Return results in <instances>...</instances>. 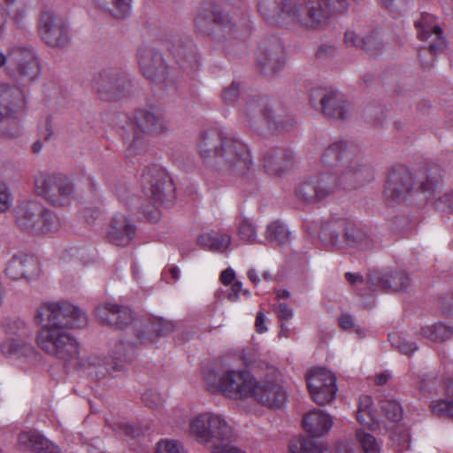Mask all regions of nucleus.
Returning a JSON list of instances; mask_svg holds the SVG:
<instances>
[{
  "mask_svg": "<svg viewBox=\"0 0 453 453\" xmlns=\"http://www.w3.org/2000/svg\"><path fill=\"white\" fill-rule=\"evenodd\" d=\"M225 138L222 134L215 130L206 131L202 134L198 150L201 157L206 162L218 160L221 154V148L225 143Z\"/></svg>",
  "mask_w": 453,
  "mask_h": 453,
  "instance_id": "nucleus-31",
  "label": "nucleus"
},
{
  "mask_svg": "<svg viewBox=\"0 0 453 453\" xmlns=\"http://www.w3.org/2000/svg\"><path fill=\"white\" fill-rule=\"evenodd\" d=\"M306 383L313 401L325 405L333 401L337 391L336 378L325 368L311 370L306 377Z\"/></svg>",
  "mask_w": 453,
  "mask_h": 453,
  "instance_id": "nucleus-19",
  "label": "nucleus"
},
{
  "mask_svg": "<svg viewBox=\"0 0 453 453\" xmlns=\"http://www.w3.org/2000/svg\"><path fill=\"white\" fill-rule=\"evenodd\" d=\"M197 243L211 251L224 252L231 243V236L224 233L211 232L198 236Z\"/></svg>",
  "mask_w": 453,
  "mask_h": 453,
  "instance_id": "nucleus-39",
  "label": "nucleus"
},
{
  "mask_svg": "<svg viewBox=\"0 0 453 453\" xmlns=\"http://www.w3.org/2000/svg\"><path fill=\"white\" fill-rule=\"evenodd\" d=\"M357 438L365 453H380V445L373 435L357 430Z\"/></svg>",
  "mask_w": 453,
  "mask_h": 453,
  "instance_id": "nucleus-51",
  "label": "nucleus"
},
{
  "mask_svg": "<svg viewBox=\"0 0 453 453\" xmlns=\"http://www.w3.org/2000/svg\"><path fill=\"white\" fill-rule=\"evenodd\" d=\"M296 196L303 203L320 202L313 177L308 178L296 186Z\"/></svg>",
  "mask_w": 453,
  "mask_h": 453,
  "instance_id": "nucleus-42",
  "label": "nucleus"
},
{
  "mask_svg": "<svg viewBox=\"0 0 453 453\" xmlns=\"http://www.w3.org/2000/svg\"><path fill=\"white\" fill-rule=\"evenodd\" d=\"M17 226L24 232L40 234L57 231L60 219L41 203L26 201L14 209Z\"/></svg>",
  "mask_w": 453,
  "mask_h": 453,
  "instance_id": "nucleus-8",
  "label": "nucleus"
},
{
  "mask_svg": "<svg viewBox=\"0 0 453 453\" xmlns=\"http://www.w3.org/2000/svg\"><path fill=\"white\" fill-rule=\"evenodd\" d=\"M238 235L245 242H255L257 234L254 225L249 219H242L238 226Z\"/></svg>",
  "mask_w": 453,
  "mask_h": 453,
  "instance_id": "nucleus-54",
  "label": "nucleus"
},
{
  "mask_svg": "<svg viewBox=\"0 0 453 453\" xmlns=\"http://www.w3.org/2000/svg\"><path fill=\"white\" fill-rule=\"evenodd\" d=\"M195 31L210 38L215 43H223L230 37L243 40L249 35L248 28H238L228 14L211 6L201 7L194 19Z\"/></svg>",
  "mask_w": 453,
  "mask_h": 453,
  "instance_id": "nucleus-3",
  "label": "nucleus"
},
{
  "mask_svg": "<svg viewBox=\"0 0 453 453\" xmlns=\"http://www.w3.org/2000/svg\"><path fill=\"white\" fill-rule=\"evenodd\" d=\"M381 410L385 416L393 422H398L403 418V410L395 401L381 402Z\"/></svg>",
  "mask_w": 453,
  "mask_h": 453,
  "instance_id": "nucleus-52",
  "label": "nucleus"
},
{
  "mask_svg": "<svg viewBox=\"0 0 453 453\" xmlns=\"http://www.w3.org/2000/svg\"><path fill=\"white\" fill-rule=\"evenodd\" d=\"M135 337L136 342L134 344L136 348L139 345H145L149 343H152L157 338L151 330L150 324V325H141L135 328Z\"/></svg>",
  "mask_w": 453,
  "mask_h": 453,
  "instance_id": "nucleus-55",
  "label": "nucleus"
},
{
  "mask_svg": "<svg viewBox=\"0 0 453 453\" xmlns=\"http://www.w3.org/2000/svg\"><path fill=\"white\" fill-rule=\"evenodd\" d=\"M138 63L144 77L154 83L161 84L169 79V67L162 53L150 47L139 50Z\"/></svg>",
  "mask_w": 453,
  "mask_h": 453,
  "instance_id": "nucleus-21",
  "label": "nucleus"
},
{
  "mask_svg": "<svg viewBox=\"0 0 453 453\" xmlns=\"http://www.w3.org/2000/svg\"><path fill=\"white\" fill-rule=\"evenodd\" d=\"M271 109L266 97L253 98L247 103L246 115L250 119H256L261 115L266 120L271 116Z\"/></svg>",
  "mask_w": 453,
  "mask_h": 453,
  "instance_id": "nucleus-46",
  "label": "nucleus"
},
{
  "mask_svg": "<svg viewBox=\"0 0 453 453\" xmlns=\"http://www.w3.org/2000/svg\"><path fill=\"white\" fill-rule=\"evenodd\" d=\"M156 453H186L177 441L162 440L157 443Z\"/></svg>",
  "mask_w": 453,
  "mask_h": 453,
  "instance_id": "nucleus-57",
  "label": "nucleus"
},
{
  "mask_svg": "<svg viewBox=\"0 0 453 453\" xmlns=\"http://www.w3.org/2000/svg\"><path fill=\"white\" fill-rule=\"evenodd\" d=\"M321 3L323 9L328 12V20L334 12H341L347 9L346 0H318Z\"/></svg>",
  "mask_w": 453,
  "mask_h": 453,
  "instance_id": "nucleus-58",
  "label": "nucleus"
},
{
  "mask_svg": "<svg viewBox=\"0 0 453 453\" xmlns=\"http://www.w3.org/2000/svg\"><path fill=\"white\" fill-rule=\"evenodd\" d=\"M5 67L7 73L14 79L30 83L40 73L39 62L32 49L27 47H13L8 55L0 50V68Z\"/></svg>",
  "mask_w": 453,
  "mask_h": 453,
  "instance_id": "nucleus-11",
  "label": "nucleus"
},
{
  "mask_svg": "<svg viewBox=\"0 0 453 453\" xmlns=\"http://www.w3.org/2000/svg\"><path fill=\"white\" fill-rule=\"evenodd\" d=\"M12 204V197L8 189V188L4 184H0V212H4Z\"/></svg>",
  "mask_w": 453,
  "mask_h": 453,
  "instance_id": "nucleus-63",
  "label": "nucleus"
},
{
  "mask_svg": "<svg viewBox=\"0 0 453 453\" xmlns=\"http://www.w3.org/2000/svg\"><path fill=\"white\" fill-rule=\"evenodd\" d=\"M415 27L418 32V39L425 42L434 41L435 35L443 37L442 30L436 23L435 17L430 13H422L420 18L415 21Z\"/></svg>",
  "mask_w": 453,
  "mask_h": 453,
  "instance_id": "nucleus-36",
  "label": "nucleus"
},
{
  "mask_svg": "<svg viewBox=\"0 0 453 453\" xmlns=\"http://www.w3.org/2000/svg\"><path fill=\"white\" fill-rule=\"evenodd\" d=\"M95 88L103 100L116 101L127 96L132 92L133 84L125 72L111 67L98 73Z\"/></svg>",
  "mask_w": 453,
  "mask_h": 453,
  "instance_id": "nucleus-16",
  "label": "nucleus"
},
{
  "mask_svg": "<svg viewBox=\"0 0 453 453\" xmlns=\"http://www.w3.org/2000/svg\"><path fill=\"white\" fill-rule=\"evenodd\" d=\"M150 324L156 338L165 336L174 330L173 323L162 318H154Z\"/></svg>",
  "mask_w": 453,
  "mask_h": 453,
  "instance_id": "nucleus-53",
  "label": "nucleus"
},
{
  "mask_svg": "<svg viewBox=\"0 0 453 453\" xmlns=\"http://www.w3.org/2000/svg\"><path fill=\"white\" fill-rule=\"evenodd\" d=\"M303 428L314 437L326 434L332 426L331 418L320 410L311 411L303 420Z\"/></svg>",
  "mask_w": 453,
  "mask_h": 453,
  "instance_id": "nucleus-34",
  "label": "nucleus"
},
{
  "mask_svg": "<svg viewBox=\"0 0 453 453\" xmlns=\"http://www.w3.org/2000/svg\"><path fill=\"white\" fill-rule=\"evenodd\" d=\"M284 50L278 38L265 41L259 47L257 66L260 73L273 75L284 66Z\"/></svg>",
  "mask_w": 453,
  "mask_h": 453,
  "instance_id": "nucleus-22",
  "label": "nucleus"
},
{
  "mask_svg": "<svg viewBox=\"0 0 453 453\" xmlns=\"http://www.w3.org/2000/svg\"><path fill=\"white\" fill-rule=\"evenodd\" d=\"M95 4L118 19L128 17L131 12L132 0H95Z\"/></svg>",
  "mask_w": 453,
  "mask_h": 453,
  "instance_id": "nucleus-40",
  "label": "nucleus"
},
{
  "mask_svg": "<svg viewBox=\"0 0 453 453\" xmlns=\"http://www.w3.org/2000/svg\"><path fill=\"white\" fill-rule=\"evenodd\" d=\"M423 337L433 342H445L453 335V327L443 323H436L421 328Z\"/></svg>",
  "mask_w": 453,
  "mask_h": 453,
  "instance_id": "nucleus-44",
  "label": "nucleus"
},
{
  "mask_svg": "<svg viewBox=\"0 0 453 453\" xmlns=\"http://www.w3.org/2000/svg\"><path fill=\"white\" fill-rule=\"evenodd\" d=\"M384 43L378 33H371L364 36L362 50L372 56H377L382 52Z\"/></svg>",
  "mask_w": 453,
  "mask_h": 453,
  "instance_id": "nucleus-50",
  "label": "nucleus"
},
{
  "mask_svg": "<svg viewBox=\"0 0 453 453\" xmlns=\"http://www.w3.org/2000/svg\"><path fill=\"white\" fill-rule=\"evenodd\" d=\"M217 164L223 173L233 176L245 175L253 165L247 145L234 137L225 138Z\"/></svg>",
  "mask_w": 453,
  "mask_h": 453,
  "instance_id": "nucleus-13",
  "label": "nucleus"
},
{
  "mask_svg": "<svg viewBox=\"0 0 453 453\" xmlns=\"http://www.w3.org/2000/svg\"><path fill=\"white\" fill-rule=\"evenodd\" d=\"M319 238L325 243L337 248L346 246L366 249L373 242L365 227L354 223H347L342 230L334 224H326L319 232Z\"/></svg>",
  "mask_w": 453,
  "mask_h": 453,
  "instance_id": "nucleus-12",
  "label": "nucleus"
},
{
  "mask_svg": "<svg viewBox=\"0 0 453 453\" xmlns=\"http://www.w3.org/2000/svg\"><path fill=\"white\" fill-rule=\"evenodd\" d=\"M35 267V262L28 255H14L8 262L5 274L8 278L18 280L28 277Z\"/></svg>",
  "mask_w": 453,
  "mask_h": 453,
  "instance_id": "nucleus-33",
  "label": "nucleus"
},
{
  "mask_svg": "<svg viewBox=\"0 0 453 453\" xmlns=\"http://www.w3.org/2000/svg\"><path fill=\"white\" fill-rule=\"evenodd\" d=\"M135 226L124 215L112 219L109 232V242L116 246H127L134 239Z\"/></svg>",
  "mask_w": 453,
  "mask_h": 453,
  "instance_id": "nucleus-30",
  "label": "nucleus"
},
{
  "mask_svg": "<svg viewBox=\"0 0 453 453\" xmlns=\"http://www.w3.org/2000/svg\"><path fill=\"white\" fill-rule=\"evenodd\" d=\"M137 131L126 150V156L133 159L147 151V142L141 134L157 136L168 130V123L164 111L157 106L137 110L134 113Z\"/></svg>",
  "mask_w": 453,
  "mask_h": 453,
  "instance_id": "nucleus-7",
  "label": "nucleus"
},
{
  "mask_svg": "<svg viewBox=\"0 0 453 453\" xmlns=\"http://www.w3.org/2000/svg\"><path fill=\"white\" fill-rule=\"evenodd\" d=\"M268 129L280 133L289 131L295 125L296 120L289 114H273L271 110V116L266 119Z\"/></svg>",
  "mask_w": 453,
  "mask_h": 453,
  "instance_id": "nucleus-47",
  "label": "nucleus"
},
{
  "mask_svg": "<svg viewBox=\"0 0 453 453\" xmlns=\"http://www.w3.org/2000/svg\"><path fill=\"white\" fill-rule=\"evenodd\" d=\"M1 352L6 357H27L36 353L30 342L10 338L1 344Z\"/></svg>",
  "mask_w": 453,
  "mask_h": 453,
  "instance_id": "nucleus-38",
  "label": "nucleus"
},
{
  "mask_svg": "<svg viewBox=\"0 0 453 453\" xmlns=\"http://www.w3.org/2000/svg\"><path fill=\"white\" fill-rule=\"evenodd\" d=\"M353 163L346 165L343 172H325L312 176L320 201L341 190L357 189L370 181L369 168Z\"/></svg>",
  "mask_w": 453,
  "mask_h": 453,
  "instance_id": "nucleus-4",
  "label": "nucleus"
},
{
  "mask_svg": "<svg viewBox=\"0 0 453 453\" xmlns=\"http://www.w3.org/2000/svg\"><path fill=\"white\" fill-rule=\"evenodd\" d=\"M167 48L176 62L182 68H194L198 57L193 39L186 35H173L167 39Z\"/></svg>",
  "mask_w": 453,
  "mask_h": 453,
  "instance_id": "nucleus-26",
  "label": "nucleus"
},
{
  "mask_svg": "<svg viewBox=\"0 0 453 453\" xmlns=\"http://www.w3.org/2000/svg\"><path fill=\"white\" fill-rule=\"evenodd\" d=\"M136 349L134 342L120 341L111 350L112 363L98 360L97 363L94 362L92 364L96 368L95 375L101 379L115 371L124 370L126 364L134 359Z\"/></svg>",
  "mask_w": 453,
  "mask_h": 453,
  "instance_id": "nucleus-24",
  "label": "nucleus"
},
{
  "mask_svg": "<svg viewBox=\"0 0 453 453\" xmlns=\"http://www.w3.org/2000/svg\"><path fill=\"white\" fill-rule=\"evenodd\" d=\"M328 12L318 0H292L285 28L314 32L328 25Z\"/></svg>",
  "mask_w": 453,
  "mask_h": 453,
  "instance_id": "nucleus-10",
  "label": "nucleus"
},
{
  "mask_svg": "<svg viewBox=\"0 0 453 453\" xmlns=\"http://www.w3.org/2000/svg\"><path fill=\"white\" fill-rule=\"evenodd\" d=\"M321 162L329 168H334V172H343L345 165L356 162L359 165L367 166L370 170V181L373 179V169L362 157L349 147L347 142L337 140L330 143L321 155Z\"/></svg>",
  "mask_w": 453,
  "mask_h": 453,
  "instance_id": "nucleus-17",
  "label": "nucleus"
},
{
  "mask_svg": "<svg viewBox=\"0 0 453 453\" xmlns=\"http://www.w3.org/2000/svg\"><path fill=\"white\" fill-rule=\"evenodd\" d=\"M310 102L326 118L331 119L346 120L353 111L351 104L340 92L329 88L311 89Z\"/></svg>",
  "mask_w": 453,
  "mask_h": 453,
  "instance_id": "nucleus-15",
  "label": "nucleus"
},
{
  "mask_svg": "<svg viewBox=\"0 0 453 453\" xmlns=\"http://www.w3.org/2000/svg\"><path fill=\"white\" fill-rule=\"evenodd\" d=\"M274 311L276 312L280 320H288L293 316V310L287 304L280 303L275 308Z\"/></svg>",
  "mask_w": 453,
  "mask_h": 453,
  "instance_id": "nucleus-64",
  "label": "nucleus"
},
{
  "mask_svg": "<svg viewBox=\"0 0 453 453\" xmlns=\"http://www.w3.org/2000/svg\"><path fill=\"white\" fill-rule=\"evenodd\" d=\"M96 313L102 324L120 330L126 328L134 320L131 310L118 304L106 303L103 307H98Z\"/></svg>",
  "mask_w": 453,
  "mask_h": 453,
  "instance_id": "nucleus-28",
  "label": "nucleus"
},
{
  "mask_svg": "<svg viewBox=\"0 0 453 453\" xmlns=\"http://www.w3.org/2000/svg\"><path fill=\"white\" fill-rule=\"evenodd\" d=\"M26 109L24 91L7 83L0 84V136L12 138L19 135V113Z\"/></svg>",
  "mask_w": 453,
  "mask_h": 453,
  "instance_id": "nucleus-9",
  "label": "nucleus"
},
{
  "mask_svg": "<svg viewBox=\"0 0 453 453\" xmlns=\"http://www.w3.org/2000/svg\"><path fill=\"white\" fill-rule=\"evenodd\" d=\"M434 209L441 212H453V190L445 192L434 202Z\"/></svg>",
  "mask_w": 453,
  "mask_h": 453,
  "instance_id": "nucleus-56",
  "label": "nucleus"
},
{
  "mask_svg": "<svg viewBox=\"0 0 453 453\" xmlns=\"http://www.w3.org/2000/svg\"><path fill=\"white\" fill-rule=\"evenodd\" d=\"M441 180V171L438 165H425L419 173L418 190L426 196H432Z\"/></svg>",
  "mask_w": 453,
  "mask_h": 453,
  "instance_id": "nucleus-35",
  "label": "nucleus"
},
{
  "mask_svg": "<svg viewBox=\"0 0 453 453\" xmlns=\"http://www.w3.org/2000/svg\"><path fill=\"white\" fill-rule=\"evenodd\" d=\"M34 319L42 325L36 343L42 351L65 362L78 357V342L68 329L87 326L88 317L80 308L66 302L43 303L36 310Z\"/></svg>",
  "mask_w": 453,
  "mask_h": 453,
  "instance_id": "nucleus-1",
  "label": "nucleus"
},
{
  "mask_svg": "<svg viewBox=\"0 0 453 453\" xmlns=\"http://www.w3.org/2000/svg\"><path fill=\"white\" fill-rule=\"evenodd\" d=\"M290 232L280 222L273 221L270 223L265 231L266 240L277 246H284L290 242Z\"/></svg>",
  "mask_w": 453,
  "mask_h": 453,
  "instance_id": "nucleus-41",
  "label": "nucleus"
},
{
  "mask_svg": "<svg viewBox=\"0 0 453 453\" xmlns=\"http://www.w3.org/2000/svg\"><path fill=\"white\" fill-rule=\"evenodd\" d=\"M294 162V152L290 149L273 147L263 153L260 165L266 173L280 176L292 169Z\"/></svg>",
  "mask_w": 453,
  "mask_h": 453,
  "instance_id": "nucleus-25",
  "label": "nucleus"
},
{
  "mask_svg": "<svg viewBox=\"0 0 453 453\" xmlns=\"http://www.w3.org/2000/svg\"><path fill=\"white\" fill-rule=\"evenodd\" d=\"M291 1L257 0V8L268 23L285 27Z\"/></svg>",
  "mask_w": 453,
  "mask_h": 453,
  "instance_id": "nucleus-29",
  "label": "nucleus"
},
{
  "mask_svg": "<svg viewBox=\"0 0 453 453\" xmlns=\"http://www.w3.org/2000/svg\"><path fill=\"white\" fill-rule=\"evenodd\" d=\"M142 403L145 406L154 409L158 408L162 404L160 395L153 390H148L142 395Z\"/></svg>",
  "mask_w": 453,
  "mask_h": 453,
  "instance_id": "nucleus-60",
  "label": "nucleus"
},
{
  "mask_svg": "<svg viewBox=\"0 0 453 453\" xmlns=\"http://www.w3.org/2000/svg\"><path fill=\"white\" fill-rule=\"evenodd\" d=\"M324 450L323 445L310 438H298L289 445V453H323Z\"/></svg>",
  "mask_w": 453,
  "mask_h": 453,
  "instance_id": "nucleus-48",
  "label": "nucleus"
},
{
  "mask_svg": "<svg viewBox=\"0 0 453 453\" xmlns=\"http://www.w3.org/2000/svg\"><path fill=\"white\" fill-rule=\"evenodd\" d=\"M7 11L13 22L19 27L26 26L27 0H5Z\"/></svg>",
  "mask_w": 453,
  "mask_h": 453,
  "instance_id": "nucleus-45",
  "label": "nucleus"
},
{
  "mask_svg": "<svg viewBox=\"0 0 453 453\" xmlns=\"http://www.w3.org/2000/svg\"><path fill=\"white\" fill-rule=\"evenodd\" d=\"M431 408L437 416L453 418V380L447 382L445 399L433 403Z\"/></svg>",
  "mask_w": 453,
  "mask_h": 453,
  "instance_id": "nucleus-43",
  "label": "nucleus"
},
{
  "mask_svg": "<svg viewBox=\"0 0 453 453\" xmlns=\"http://www.w3.org/2000/svg\"><path fill=\"white\" fill-rule=\"evenodd\" d=\"M189 434L199 443L216 449L230 443L235 437L233 427L219 414L205 412L189 421Z\"/></svg>",
  "mask_w": 453,
  "mask_h": 453,
  "instance_id": "nucleus-6",
  "label": "nucleus"
},
{
  "mask_svg": "<svg viewBox=\"0 0 453 453\" xmlns=\"http://www.w3.org/2000/svg\"><path fill=\"white\" fill-rule=\"evenodd\" d=\"M9 334L12 335V338L24 340L30 342L33 337V330L21 319H16L10 325Z\"/></svg>",
  "mask_w": 453,
  "mask_h": 453,
  "instance_id": "nucleus-49",
  "label": "nucleus"
},
{
  "mask_svg": "<svg viewBox=\"0 0 453 453\" xmlns=\"http://www.w3.org/2000/svg\"><path fill=\"white\" fill-rule=\"evenodd\" d=\"M38 32L41 39L50 47L64 48L70 42L69 28L65 21L51 11L41 14Z\"/></svg>",
  "mask_w": 453,
  "mask_h": 453,
  "instance_id": "nucleus-18",
  "label": "nucleus"
},
{
  "mask_svg": "<svg viewBox=\"0 0 453 453\" xmlns=\"http://www.w3.org/2000/svg\"><path fill=\"white\" fill-rule=\"evenodd\" d=\"M250 396L257 403L270 408H279L286 401V393L282 387L273 381L254 380Z\"/></svg>",
  "mask_w": 453,
  "mask_h": 453,
  "instance_id": "nucleus-27",
  "label": "nucleus"
},
{
  "mask_svg": "<svg viewBox=\"0 0 453 453\" xmlns=\"http://www.w3.org/2000/svg\"><path fill=\"white\" fill-rule=\"evenodd\" d=\"M413 189V176L407 167L398 165L389 171L384 188L387 199L392 202L403 201Z\"/></svg>",
  "mask_w": 453,
  "mask_h": 453,
  "instance_id": "nucleus-23",
  "label": "nucleus"
},
{
  "mask_svg": "<svg viewBox=\"0 0 453 453\" xmlns=\"http://www.w3.org/2000/svg\"><path fill=\"white\" fill-rule=\"evenodd\" d=\"M426 42L427 44L419 47L418 58L423 69L429 70L434 65L435 56L447 49V42L444 37L436 35L434 41Z\"/></svg>",
  "mask_w": 453,
  "mask_h": 453,
  "instance_id": "nucleus-37",
  "label": "nucleus"
},
{
  "mask_svg": "<svg viewBox=\"0 0 453 453\" xmlns=\"http://www.w3.org/2000/svg\"><path fill=\"white\" fill-rule=\"evenodd\" d=\"M241 93V84L237 81H233L229 86L224 88L222 97L227 104L234 103Z\"/></svg>",
  "mask_w": 453,
  "mask_h": 453,
  "instance_id": "nucleus-59",
  "label": "nucleus"
},
{
  "mask_svg": "<svg viewBox=\"0 0 453 453\" xmlns=\"http://www.w3.org/2000/svg\"><path fill=\"white\" fill-rule=\"evenodd\" d=\"M392 345L395 346L404 355H410L418 349L415 342H409L400 337H395L392 340Z\"/></svg>",
  "mask_w": 453,
  "mask_h": 453,
  "instance_id": "nucleus-61",
  "label": "nucleus"
},
{
  "mask_svg": "<svg viewBox=\"0 0 453 453\" xmlns=\"http://www.w3.org/2000/svg\"><path fill=\"white\" fill-rule=\"evenodd\" d=\"M409 273L401 268H392L384 272H372L367 276V286L372 290L387 293L405 291L411 285Z\"/></svg>",
  "mask_w": 453,
  "mask_h": 453,
  "instance_id": "nucleus-20",
  "label": "nucleus"
},
{
  "mask_svg": "<svg viewBox=\"0 0 453 453\" xmlns=\"http://www.w3.org/2000/svg\"><path fill=\"white\" fill-rule=\"evenodd\" d=\"M19 442L25 449L35 453H61L58 446L35 432L21 433L19 435Z\"/></svg>",
  "mask_w": 453,
  "mask_h": 453,
  "instance_id": "nucleus-32",
  "label": "nucleus"
},
{
  "mask_svg": "<svg viewBox=\"0 0 453 453\" xmlns=\"http://www.w3.org/2000/svg\"><path fill=\"white\" fill-rule=\"evenodd\" d=\"M364 36H360L355 31L347 30L344 35V43L348 47L361 49L363 47Z\"/></svg>",
  "mask_w": 453,
  "mask_h": 453,
  "instance_id": "nucleus-62",
  "label": "nucleus"
},
{
  "mask_svg": "<svg viewBox=\"0 0 453 453\" xmlns=\"http://www.w3.org/2000/svg\"><path fill=\"white\" fill-rule=\"evenodd\" d=\"M37 194L54 206L68 204L74 192L72 180L64 174H41L35 180Z\"/></svg>",
  "mask_w": 453,
  "mask_h": 453,
  "instance_id": "nucleus-14",
  "label": "nucleus"
},
{
  "mask_svg": "<svg viewBox=\"0 0 453 453\" xmlns=\"http://www.w3.org/2000/svg\"><path fill=\"white\" fill-rule=\"evenodd\" d=\"M208 389L219 392L232 399L250 397L254 382L252 375L244 369H234L224 365L204 376Z\"/></svg>",
  "mask_w": 453,
  "mask_h": 453,
  "instance_id": "nucleus-5",
  "label": "nucleus"
},
{
  "mask_svg": "<svg viewBox=\"0 0 453 453\" xmlns=\"http://www.w3.org/2000/svg\"><path fill=\"white\" fill-rule=\"evenodd\" d=\"M141 181L145 196L151 202V206H142V213L149 221L157 222L161 215L158 207L174 197L173 183L165 170L157 165L146 167Z\"/></svg>",
  "mask_w": 453,
  "mask_h": 453,
  "instance_id": "nucleus-2",
  "label": "nucleus"
}]
</instances>
